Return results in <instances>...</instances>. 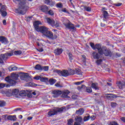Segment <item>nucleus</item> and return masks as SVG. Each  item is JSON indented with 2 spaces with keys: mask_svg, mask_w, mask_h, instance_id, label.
Returning <instances> with one entry per match:
<instances>
[{
  "mask_svg": "<svg viewBox=\"0 0 125 125\" xmlns=\"http://www.w3.org/2000/svg\"><path fill=\"white\" fill-rule=\"evenodd\" d=\"M13 1L14 2H16V1L19 2L18 8L15 9L16 13L24 15L25 14L24 11H26L27 8H28V6L26 4L27 3V0H13Z\"/></svg>",
  "mask_w": 125,
  "mask_h": 125,
  "instance_id": "nucleus-1",
  "label": "nucleus"
},
{
  "mask_svg": "<svg viewBox=\"0 0 125 125\" xmlns=\"http://www.w3.org/2000/svg\"><path fill=\"white\" fill-rule=\"evenodd\" d=\"M40 24L41 22L40 21H35L33 23V26H34L35 29L36 31H37V32L41 33V34H42L43 36H44L49 29L44 26L40 27Z\"/></svg>",
  "mask_w": 125,
  "mask_h": 125,
  "instance_id": "nucleus-2",
  "label": "nucleus"
},
{
  "mask_svg": "<svg viewBox=\"0 0 125 125\" xmlns=\"http://www.w3.org/2000/svg\"><path fill=\"white\" fill-rule=\"evenodd\" d=\"M18 75L15 74L12 76V79L10 78V77L8 76L5 78V81L9 83L10 85L12 86H14L17 83V80H18Z\"/></svg>",
  "mask_w": 125,
  "mask_h": 125,
  "instance_id": "nucleus-3",
  "label": "nucleus"
},
{
  "mask_svg": "<svg viewBox=\"0 0 125 125\" xmlns=\"http://www.w3.org/2000/svg\"><path fill=\"white\" fill-rule=\"evenodd\" d=\"M54 73H57L59 76L62 77H69V71L67 70L63 69L62 71L58 69H55L54 70Z\"/></svg>",
  "mask_w": 125,
  "mask_h": 125,
  "instance_id": "nucleus-4",
  "label": "nucleus"
},
{
  "mask_svg": "<svg viewBox=\"0 0 125 125\" xmlns=\"http://www.w3.org/2000/svg\"><path fill=\"white\" fill-rule=\"evenodd\" d=\"M47 23L52 26V27H56L58 28L60 26L59 22L58 21H54V20L51 19L49 18L46 19Z\"/></svg>",
  "mask_w": 125,
  "mask_h": 125,
  "instance_id": "nucleus-5",
  "label": "nucleus"
},
{
  "mask_svg": "<svg viewBox=\"0 0 125 125\" xmlns=\"http://www.w3.org/2000/svg\"><path fill=\"white\" fill-rule=\"evenodd\" d=\"M90 45L91 47L94 50H96V49H97L98 52H102V50H103V48H102L101 47V44L100 43H97L95 45L94 44V43L90 42Z\"/></svg>",
  "mask_w": 125,
  "mask_h": 125,
  "instance_id": "nucleus-6",
  "label": "nucleus"
},
{
  "mask_svg": "<svg viewBox=\"0 0 125 125\" xmlns=\"http://www.w3.org/2000/svg\"><path fill=\"white\" fill-rule=\"evenodd\" d=\"M44 37H45V38H47L48 39H50L51 40H56V39H57V35H56V34L53 35L52 32L49 30H48L47 32H46Z\"/></svg>",
  "mask_w": 125,
  "mask_h": 125,
  "instance_id": "nucleus-7",
  "label": "nucleus"
},
{
  "mask_svg": "<svg viewBox=\"0 0 125 125\" xmlns=\"http://www.w3.org/2000/svg\"><path fill=\"white\" fill-rule=\"evenodd\" d=\"M13 55V53H5L4 54H1L0 55V63L1 64H3V60H6L7 59V57L8 56H12Z\"/></svg>",
  "mask_w": 125,
  "mask_h": 125,
  "instance_id": "nucleus-8",
  "label": "nucleus"
},
{
  "mask_svg": "<svg viewBox=\"0 0 125 125\" xmlns=\"http://www.w3.org/2000/svg\"><path fill=\"white\" fill-rule=\"evenodd\" d=\"M92 57L93 58V59H97V60H98L102 57V52H96L94 51L91 54Z\"/></svg>",
  "mask_w": 125,
  "mask_h": 125,
  "instance_id": "nucleus-9",
  "label": "nucleus"
},
{
  "mask_svg": "<svg viewBox=\"0 0 125 125\" xmlns=\"http://www.w3.org/2000/svg\"><path fill=\"white\" fill-rule=\"evenodd\" d=\"M103 54H104L105 56H109V57L112 56V52L106 47H103L102 55H103Z\"/></svg>",
  "mask_w": 125,
  "mask_h": 125,
  "instance_id": "nucleus-10",
  "label": "nucleus"
},
{
  "mask_svg": "<svg viewBox=\"0 0 125 125\" xmlns=\"http://www.w3.org/2000/svg\"><path fill=\"white\" fill-rule=\"evenodd\" d=\"M20 79L21 81H25V82H29V80L31 79L29 74L28 73H22L20 76Z\"/></svg>",
  "mask_w": 125,
  "mask_h": 125,
  "instance_id": "nucleus-11",
  "label": "nucleus"
},
{
  "mask_svg": "<svg viewBox=\"0 0 125 125\" xmlns=\"http://www.w3.org/2000/svg\"><path fill=\"white\" fill-rule=\"evenodd\" d=\"M64 26L67 29L70 30V31H71V30H73V31H75L76 30L75 25L72 23L71 22L64 24Z\"/></svg>",
  "mask_w": 125,
  "mask_h": 125,
  "instance_id": "nucleus-12",
  "label": "nucleus"
},
{
  "mask_svg": "<svg viewBox=\"0 0 125 125\" xmlns=\"http://www.w3.org/2000/svg\"><path fill=\"white\" fill-rule=\"evenodd\" d=\"M52 94H53V97L54 98H57L62 94V91L60 90H54L52 91Z\"/></svg>",
  "mask_w": 125,
  "mask_h": 125,
  "instance_id": "nucleus-13",
  "label": "nucleus"
},
{
  "mask_svg": "<svg viewBox=\"0 0 125 125\" xmlns=\"http://www.w3.org/2000/svg\"><path fill=\"white\" fill-rule=\"evenodd\" d=\"M0 12L2 17H6L7 16V12H6V8L4 5H2L0 9Z\"/></svg>",
  "mask_w": 125,
  "mask_h": 125,
  "instance_id": "nucleus-14",
  "label": "nucleus"
},
{
  "mask_svg": "<svg viewBox=\"0 0 125 125\" xmlns=\"http://www.w3.org/2000/svg\"><path fill=\"white\" fill-rule=\"evenodd\" d=\"M39 10H40L42 12H43L46 14V13L48 11L49 8H48V6H46V5H43L39 7Z\"/></svg>",
  "mask_w": 125,
  "mask_h": 125,
  "instance_id": "nucleus-15",
  "label": "nucleus"
},
{
  "mask_svg": "<svg viewBox=\"0 0 125 125\" xmlns=\"http://www.w3.org/2000/svg\"><path fill=\"white\" fill-rule=\"evenodd\" d=\"M43 2L47 5H50L51 7L55 5V1L52 0H43Z\"/></svg>",
  "mask_w": 125,
  "mask_h": 125,
  "instance_id": "nucleus-16",
  "label": "nucleus"
},
{
  "mask_svg": "<svg viewBox=\"0 0 125 125\" xmlns=\"http://www.w3.org/2000/svg\"><path fill=\"white\" fill-rule=\"evenodd\" d=\"M70 94V91L66 90L63 92H62V95L61 96L62 98H70L69 94Z\"/></svg>",
  "mask_w": 125,
  "mask_h": 125,
  "instance_id": "nucleus-17",
  "label": "nucleus"
},
{
  "mask_svg": "<svg viewBox=\"0 0 125 125\" xmlns=\"http://www.w3.org/2000/svg\"><path fill=\"white\" fill-rule=\"evenodd\" d=\"M0 42H1V43H4V44H7L9 42L6 37L1 36H0Z\"/></svg>",
  "mask_w": 125,
  "mask_h": 125,
  "instance_id": "nucleus-18",
  "label": "nucleus"
},
{
  "mask_svg": "<svg viewBox=\"0 0 125 125\" xmlns=\"http://www.w3.org/2000/svg\"><path fill=\"white\" fill-rule=\"evenodd\" d=\"M62 52L63 49L60 48H57L54 51V53L55 54V55H61V54H62Z\"/></svg>",
  "mask_w": 125,
  "mask_h": 125,
  "instance_id": "nucleus-19",
  "label": "nucleus"
},
{
  "mask_svg": "<svg viewBox=\"0 0 125 125\" xmlns=\"http://www.w3.org/2000/svg\"><path fill=\"white\" fill-rule=\"evenodd\" d=\"M117 84L119 89H123L125 86V83L124 81H119L117 83Z\"/></svg>",
  "mask_w": 125,
  "mask_h": 125,
  "instance_id": "nucleus-20",
  "label": "nucleus"
},
{
  "mask_svg": "<svg viewBox=\"0 0 125 125\" xmlns=\"http://www.w3.org/2000/svg\"><path fill=\"white\" fill-rule=\"evenodd\" d=\"M54 115H57V112H56V110L55 109H52L48 112V115L49 117L54 116Z\"/></svg>",
  "mask_w": 125,
  "mask_h": 125,
  "instance_id": "nucleus-21",
  "label": "nucleus"
},
{
  "mask_svg": "<svg viewBox=\"0 0 125 125\" xmlns=\"http://www.w3.org/2000/svg\"><path fill=\"white\" fill-rule=\"evenodd\" d=\"M84 112V109L83 108H80L79 110H76V114L78 115V116H82Z\"/></svg>",
  "mask_w": 125,
  "mask_h": 125,
  "instance_id": "nucleus-22",
  "label": "nucleus"
},
{
  "mask_svg": "<svg viewBox=\"0 0 125 125\" xmlns=\"http://www.w3.org/2000/svg\"><path fill=\"white\" fill-rule=\"evenodd\" d=\"M7 120L9 121H13V122H15L17 118H16V115H9L7 117Z\"/></svg>",
  "mask_w": 125,
  "mask_h": 125,
  "instance_id": "nucleus-23",
  "label": "nucleus"
},
{
  "mask_svg": "<svg viewBox=\"0 0 125 125\" xmlns=\"http://www.w3.org/2000/svg\"><path fill=\"white\" fill-rule=\"evenodd\" d=\"M19 90L18 89H14L12 90V95L14 96H16V95H18L19 93Z\"/></svg>",
  "mask_w": 125,
  "mask_h": 125,
  "instance_id": "nucleus-24",
  "label": "nucleus"
},
{
  "mask_svg": "<svg viewBox=\"0 0 125 125\" xmlns=\"http://www.w3.org/2000/svg\"><path fill=\"white\" fill-rule=\"evenodd\" d=\"M64 110H66V107L65 106H62L61 108H58L57 110H56V112H57V115L58 114V113H62Z\"/></svg>",
  "mask_w": 125,
  "mask_h": 125,
  "instance_id": "nucleus-25",
  "label": "nucleus"
},
{
  "mask_svg": "<svg viewBox=\"0 0 125 125\" xmlns=\"http://www.w3.org/2000/svg\"><path fill=\"white\" fill-rule=\"evenodd\" d=\"M75 75H78V76H83V73H82V71L81 69L79 68H76L75 70H74Z\"/></svg>",
  "mask_w": 125,
  "mask_h": 125,
  "instance_id": "nucleus-26",
  "label": "nucleus"
},
{
  "mask_svg": "<svg viewBox=\"0 0 125 125\" xmlns=\"http://www.w3.org/2000/svg\"><path fill=\"white\" fill-rule=\"evenodd\" d=\"M107 99H108V100H110V101H113V100H114V99L116 98V95L108 94L107 96Z\"/></svg>",
  "mask_w": 125,
  "mask_h": 125,
  "instance_id": "nucleus-27",
  "label": "nucleus"
},
{
  "mask_svg": "<svg viewBox=\"0 0 125 125\" xmlns=\"http://www.w3.org/2000/svg\"><path fill=\"white\" fill-rule=\"evenodd\" d=\"M97 83H92L91 85V87L92 88H93L94 89H95V90H98L99 89V87H98V86H97Z\"/></svg>",
  "mask_w": 125,
  "mask_h": 125,
  "instance_id": "nucleus-28",
  "label": "nucleus"
},
{
  "mask_svg": "<svg viewBox=\"0 0 125 125\" xmlns=\"http://www.w3.org/2000/svg\"><path fill=\"white\" fill-rule=\"evenodd\" d=\"M67 55L68 56L70 62H73V61L74 60V55H73L72 53H69L67 54Z\"/></svg>",
  "mask_w": 125,
  "mask_h": 125,
  "instance_id": "nucleus-29",
  "label": "nucleus"
},
{
  "mask_svg": "<svg viewBox=\"0 0 125 125\" xmlns=\"http://www.w3.org/2000/svg\"><path fill=\"white\" fill-rule=\"evenodd\" d=\"M75 121H76V122L81 123L82 122H83V118L81 116H77L75 118Z\"/></svg>",
  "mask_w": 125,
  "mask_h": 125,
  "instance_id": "nucleus-30",
  "label": "nucleus"
},
{
  "mask_svg": "<svg viewBox=\"0 0 125 125\" xmlns=\"http://www.w3.org/2000/svg\"><path fill=\"white\" fill-rule=\"evenodd\" d=\"M103 18H104V19H107V18H108V16H109V14L108 13V12H107V11H103Z\"/></svg>",
  "mask_w": 125,
  "mask_h": 125,
  "instance_id": "nucleus-31",
  "label": "nucleus"
},
{
  "mask_svg": "<svg viewBox=\"0 0 125 125\" xmlns=\"http://www.w3.org/2000/svg\"><path fill=\"white\" fill-rule=\"evenodd\" d=\"M56 82H57V81L53 78H50L49 80V83L50 84H51V85H53V84H54V83H55Z\"/></svg>",
  "mask_w": 125,
  "mask_h": 125,
  "instance_id": "nucleus-32",
  "label": "nucleus"
},
{
  "mask_svg": "<svg viewBox=\"0 0 125 125\" xmlns=\"http://www.w3.org/2000/svg\"><path fill=\"white\" fill-rule=\"evenodd\" d=\"M36 70H38V71H42V66L40 64H36L35 67Z\"/></svg>",
  "mask_w": 125,
  "mask_h": 125,
  "instance_id": "nucleus-33",
  "label": "nucleus"
},
{
  "mask_svg": "<svg viewBox=\"0 0 125 125\" xmlns=\"http://www.w3.org/2000/svg\"><path fill=\"white\" fill-rule=\"evenodd\" d=\"M5 93L6 96H8V97H10V96H12V93L10 92V90L5 91Z\"/></svg>",
  "mask_w": 125,
  "mask_h": 125,
  "instance_id": "nucleus-34",
  "label": "nucleus"
},
{
  "mask_svg": "<svg viewBox=\"0 0 125 125\" xmlns=\"http://www.w3.org/2000/svg\"><path fill=\"white\" fill-rule=\"evenodd\" d=\"M40 81L42 83H44L45 82H48V78L46 77H41V78L40 79Z\"/></svg>",
  "mask_w": 125,
  "mask_h": 125,
  "instance_id": "nucleus-35",
  "label": "nucleus"
},
{
  "mask_svg": "<svg viewBox=\"0 0 125 125\" xmlns=\"http://www.w3.org/2000/svg\"><path fill=\"white\" fill-rule=\"evenodd\" d=\"M73 75H75V70L69 69L68 71V76H73Z\"/></svg>",
  "mask_w": 125,
  "mask_h": 125,
  "instance_id": "nucleus-36",
  "label": "nucleus"
},
{
  "mask_svg": "<svg viewBox=\"0 0 125 125\" xmlns=\"http://www.w3.org/2000/svg\"><path fill=\"white\" fill-rule=\"evenodd\" d=\"M14 54L15 55H21L22 54V51L21 50L15 51Z\"/></svg>",
  "mask_w": 125,
  "mask_h": 125,
  "instance_id": "nucleus-37",
  "label": "nucleus"
},
{
  "mask_svg": "<svg viewBox=\"0 0 125 125\" xmlns=\"http://www.w3.org/2000/svg\"><path fill=\"white\" fill-rule=\"evenodd\" d=\"M84 9L87 12H90V11H91V7H89V6L87 7L86 6H85L84 7Z\"/></svg>",
  "mask_w": 125,
  "mask_h": 125,
  "instance_id": "nucleus-38",
  "label": "nucleus"
},
{
  "mask_svg": "<svg viewBox=\"0 0 125 125\" xmlns=\"http://www.w3.org/2000/svg\"><path fill=\"white\" fill-rule=\"evenodd\" d=\"M73 123H74V120H73V119H69L67 121L68 125H73Z\"/></svg>",
  "mask_w": 125,
  "mask_h": 125,
  "instance_id": "nucleus-39",
  "label": "nucleus"
},
{
  "mask_svg": "<svg viewBox=\"0 0 125 125\" xmlns=\"http://www.w3.org/2000/svg\"><path fill=\"white\" fill-rule=\"evenodd\" d=\"M46 14H49V15L52 16V15H54V13L53 12V11L49 10V11H47Z\"/></svg>",
  "mask_w": 125,
  "mask_h": 125,
  "instance_id": "nucleus-40",
  "label": "nucleus"
},
{
  "mask_svg": "<svg viewBox=\"0 0 125 125\" xmlns=\"http://www.w3.org/2000/svg\"><path fill=\"white\" fill-rule=\"evenodd\" d=\"M86 91L88 92V93H91L92 92V89L90 87H86Z\"/></svg>",
  "mask_w": 125,
  "mask_h": 125,
  "instance_id": "nucleus-41",
  "label": "nucleus"
},
{
  "mask_svg": "<svg viewBox=\"0 0 125 125\" xmlns=\"http://www.w3.org/2000/svg\"><path fill=\"white\" fill-rule=\"evenodd\" d=\"M6 103L4 101H0V107H4Z\"/></svg>",
  "mask_w": 125,
  "mask_h": 125,
  "instance_id": "nucleus-42",
  "label": "nucleus"
},
{
  "mask_svg": "<svg viewBox=\"0 0 125 125\" xmlns=\"http://www.w3.org/2000/svg\"><path fill=\"white\" fill-rule=\"evenodd\" d=\"M49 69V66H42V70H43V71H44L45 72H47Z\"/></svg>",
  "mask_w": 125,
  "mask_h": 125,
  "instance_id": "nucleus-43",
  "label": "nucleus"
},
{
  "mask_svg": "<svg viewBox=\"0 0 125 125\" xmlns=\"http://www.w3.org/2000/svg\"><path fill=\"white\" fill-rule=\"evenodd\" d=\"M103 62V60L102 59H100L96 61V64L98 65H101V63Z\"/></svg>",
  "mask_w": 125,
  "mask_h": 125,
  "instance_id": "nucleus-44",
  "label": "nucleus"
},
{
  "mask_svg": "<svg viewBox=\"0 0 125 125\" xmlns=\"http://www.w3.org/2000/svg\"><path fill=\"white\" fill-rule=\"evenodd\" d=\"M110 104L112 108H115V107H117V106H118V104H117L116 103L111 102Z\"/></svg>",
  "mask_w": 125,
  "mask_h": 125,
  "instance_id": "nucleus-45",
  "label": "nucleus"
},
{
  "mask_svg": "<svg viewBox=\"0 0 125 125\" xmlns=\"http://www.w3.org/2000/svg\"><path fill=\"white\" fill-rule=\"evenodd\" d=\"M90 119V115H88L87 116H85L83 118L84 122H87L88 120Z\"/></svg>",
  "mask_w": 125,
  "mask_h": 125,
  "instance_id": "nucleus-46",
  "label": "nucleus"
},
{
  "mask_svg": "<svg viewBox=\"0 0 125 125\" xmlns=\"http://www.w3.org/2000/svg\"><path fill=\"white\" fill-rule=\"evenodd\" d=\"M28 84H29V86H38V85L37 84L33 83L32 82L29 83Z\"/></svg>",
  "mask_w": 125,
  "mask_h": 125,
  "instance_id": "nucleus-47",
  "label": "nucleus"
},
{
  "mask_svg": "<svg viewBox=\"0 0 125 125\" xmlns=\"http://www.w3.org/2000/svg\"><path fill=\"white\" fill-rule=\"evenodd\" d=\"M17 69H18V67H17L16 66H13L12 67H10L9 70L10 71H16L17 70Z\"/></svg>",
  "mask_w": 125,
  "mask_h": 125,
  "instance_id": "nucleus-48",
  "label": "nucleus"
},
{
  "mask_svg": "<svg viewBox=\"0 0 125 125\" xmlns=\"http://www.w3.org/2000/svg\"><path fill=\"white\" fill-rule=\"evenodd\" d=\"M109 125H119L116 121H112L109 123Z\"/></svg>",
  "mask_w": 125,
  "mask_h": 125,
  "instance_id": "nucleus-49",
  "label": "nucleus"
},
{
  "mask_svg": "<svg viewBox=\"0 0 125 125\" xmlns=\"http://www.w3.org/2000/svg\"><path fill=\"white\" fill-rule=\"evenodd\" d=\"M57 7H58L59 8H62V7H63V5H62V3H57Z\"/></svg>",
  "mask_w": 125,
  "mask_h": 125,
  "instance_id": "nucleus-50",
  "label": "nucleus"
},
{
  "mask_svg": "<svg viewBox=\"0 0 125 125\" xmlns=\"http://www.w3.org/2000/svg\"><path fill=\"white\" fill-rule=\"evenodd\" d=\"M41 76H36L34 77V80H36V81L41 80Z\"/></svg>",
  "mask_w": 125,
  "mask_h": 125,
  "instance_id": "nucleus-51",
  "label": "nucleus"
},
{
  "mask_svg": "<svg viewBox=\"0 0 125 125\" xmlns=\"http://www.w3.org/2000/svg\"><path fill=\"white\" fill-rule=\"evenodd\" d=\"M83 82H84V81H82L81 82H78L75 83V84L76 85H80V84H82V83H83Z\"/></svg>",
  "mask_w": 125,
  "mask_h": 125,
  "instance_id": "nucleus-52",
  "label": "nucleus"
},
{
  "mask_svg": "<svg viewBox=\"0 0 125 125\" xmlns=\"http://www.w3.org/2000/svg\"><path fill=\"white\" fill-rule=\"evenodd\" d=\"M62 11V12H64V13H69V11H67V9L66 8H63Z\"/></svg>",
  "mask_w": 125,
  "mask_h": 125,
  "instance_id": "nucleus-53",
  "label": "nucleus"
},
{
  "mask_svg": "<svg viewBox=\"0 0 125 125\" xmlns=\"http://www.w3.org/2000/svg\"><path fill=\"white\" fill-rule=\"evenodd\" d=\"M122 4H123V3H118L114 4V5L115 6L119 7V6H121L122 5Z\"/></svg>",
  "mask_w": 125,
  "mask_h": 125,
  "instance_id": "nucleus-54",
  "label": "nucleus"
},
{
  "mask_svg": "<svg viewBox=\"0 0 125 125\" xmlns=\"http://www.w3.org/2000/svg\"><path fill=\"white\" fill-rule=\"evenodd\" d=\"M3 87H5V84L0 83V88H3Z\"/></svg>",
  "mask_w": 125,
  "mask_h": 125,
  "instance_id": "nucleus-55",
  "label": "nucleus"
},
{
  "mask_svg": "<svg viewBox=\"0 0 125 125\" xmlns=\"http://www.w3.org/2000/svg\"><path fill=\"white\" fill-rule=\"evenodd\" d=\"M55 86H56L57 87H61V85H60V83H56L55 84Z\"/></svg>",
  "mask_w": 125,
  "mask_h": 125,
  "instance_id": "nucleus-56",
  "label": "nucleus"
},
{
  "mask_svg": "<svg viewBox=\"0 0 125 125\" xmlns=\"http://www.w3.org/2000/svg\"><path fill=\"white\" fill-rule=\"evenodd\" d=\"M121 121H122V122H123V123H125V117H122L120 118Z\"/></svg>",
  "mask_w": 125,
  "mask_h": 125,
  "instance_id": "nucleus-57",
  "label": "nucleus"
},
{
  "mask_svg": "<svg viewBox=\"0 0 125 125\" xmlns=\"http://www.w3.org/2000/svg\"><path fill=\"white\" fill-rule=\"evenodd\" d=\"M38 51H39V52H42V51H43V48H41L40 49H37Z\"/></svg>",
  "mask_w": 125,
  "mask_h": 125,
  "instance_id": "nucleus-58",
  "label": "nucleus"
},
{
  "mask_svg": "<svg viewBox=\"0 0 125 125\" xmlns=\"http://www.w3.org/2000/svg\"><path fill=\"white\" fill-rule=\"evenodd\" d=\"M72 99H74V100H76V99H77V95H74L72 96Z\"/></svg>",
  "mask_w": 125,
  "mask_h": 125,
  "instance_id": "nucleus-59",
  "label": "nucleus"
},
{
  "mask_svg": "<svg viewBox=\"0 0 125 125\" xmlns=\"http://www.w3.org/2000/svg\"><path fill=\"white\" fill-rule=\"evenodd\" d=\"M20 110H21V108L18 107V108H16L15 109H14L13 111H14V112H16L17 111H20Z\"/></svg>",
  "mask_w": 125,
  "mask_h": 125,
  "instance_id": "nucleus-60",
  "label": "nucleus"
},
{
  "mask_svg": "<svg viewBox=\"0 0 125 125\" xmlns=\"http://www.w3.org/2000/svg\"><path fill=\"white\" fill-rule=\"evenodd\" d=\"M90 118L91 121H94V120H95V116H94V115H92Z\"/></svg>",
  "mask_w": 125,
  "mask_h": 125,
  "instance_id": "nucleus-61",
  "label": "nucleus"
},
{
  "mask_svg": "<svg viewBox=\"0 0 125 125\" xmlns=\"http://www.w3.org/2000/svg\"><path fill=\"white\" fill-rule=\"evenodd\" d=\"M27 97H29V98H32L33 97V96L32 95V94H27Z\"/></svg>",
  "mask_w": 125,
  "mask_h": 125,
  "instance_id": "nucleus-62",
  "label": "nucleus"
},
{
  "mask_svg": "<svg viewBox=\"0 0 125 125\" xmlns=\"http://www.w3.org/2000/svg\"><path fill=\"white\" fill-rule=\"evenodd\" d=\"M2 23H3V24L4 25V26H5V25H6V20H3Z\"/></svg>",
  "mask_w": 125,
  "mask_h": 125,
  "instance_id": "nucleus-63",
  "label": "nucleus"
},
{
  "mask_svg": "<svg viewBox=\"0 0 125 125\" xmlns=\"http://www.w3.org/2000/svg\"><path fill=\"white\" fill-rule=\"evenodd\" d=\"M74 125H81V123L80 122H75Z\"/></svg>",
  "mask_w": 125,
  "mask_h": 125,
  "instance_id": "nucleus-64",
  "label": "nucleus"
}]
</instances>
